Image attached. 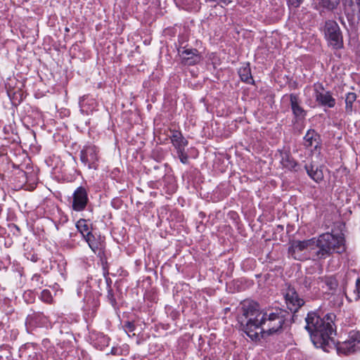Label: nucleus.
<instances>
[{"mask_svg":"<svg viewBox=\"0 0 360 360\" xmlns=\"http://www.w3.org/2000/svg\"><path fill=\"white\" fill-rule=\"evenodd\" d=\"M344 250L342 233H325L317 238L304 240H293L288 248V254L297 260L326 258L333 252Z\"/></svg>","mask_w":360,"mask_h":360,"instance_id":"nucleus-1","label":"nucleus"},{"mask_svg":"<svg viewBox=\"0 0 360 360\" xmlns=\"http://www.w3.org/2000/svg\"><path fill=\"white\" fill-rule=\"evenodd\" d=\"M334 314H326L323 319L315 312L308 313L305 321V328L316 347L322 348L328 352V348L335 345L333 335H335L334 328Z\"/></svg>","mask_w":360,"mask_h":360,"instance_id":"nucleus-2","label":"nucleus"},{"mask_svg":"<svg viewBox=\"0 0 360 360\" xmlns=\"http://www.w3.org/2000/svg\"><path fill=\"white\" fill-rule=\"evenodd\" d=\"M267 314L260 310L257 302L245 300L238 309V321L241 329L252 340H258L262 337L265 329V316Z\"/></svg>","mask_w":360,"mask_h":360,"instance_id":"nucleus-3","label":"nucleus"},{"mask_svg":"<svg viewBox=\"0 0 360 360\" xmlns=\"http://www.w3.org/2000/svg\"><path fill=\"white\" fill-rule=\"evenodd\" d=\"M323 32L329 44L335 49L343 46V38L338 24L332 20L326 21Z\"/></svg>","mask_w":360,"mask_h":360,"instance_id":"nucleus-4","label":"nucleus"},{"mask_svg":"<svg viewBox=\"0 0 360 360\" xmlns=\"http://www.w3.org/2000/svg\"><path fill=\"white\" fill-rule=\"evenodd\" d=\"M360 349V333L359 331H351L348 339L339 343L336 347L338 354L345 355L350 354Z\"/></svg>","mask_w":360,"mask_h":360,"instance_id":"nucleus-5","label":"nucleus"},{"mask_svg":"<svg viewBox=\"0 0 360 360\" xmlns=\"http://www.w3.org/2000/svg\"><path fill=\"white\" fill-rule=\"evenodd\" d=\"M80 160L89 169H96L98 160V149L95 146H86L80 152Z\"/></svg>","mask_w":360,"mask_h":360,"instance_id":"nucleus-6","label":"nucleus"},{"mask_svg":"<svg viewBox=\"0 0 360 360\" xmlns=\"http://www.w3.org/2000/svg\"><path fill=\"white\" fill-rule=\"evenodd\" d=\"M89 202L88 195L84 187H78L72 194V208L76 212L84 210Z\"/></svg>","mask_w":360,"mask_h":360,"instance_id":"nucleus-7","label":"nucleus"},{"mask_svg":"<svg viewBox=\"0 0 360 360\" xmlns=\"http://www.w3.org/2000/svg\"><path fill=\"white\" fill-rule=\"evenodd\" d=\"M285 300L288 308L292 312H296L304 304V300L292 288H288L285 294Z\"/></svg>","mask_w":360,"mask_h":360,"instance_id":"nucleus-8","label":"nucleus"},{"mask_svg":"<svg viewBox=\"0 0 360 360\" xmlns=\"http://www.w3.org/2000/svg\"><path fill=\"white\" fill-rule=\"evenodd\" d=\"M179 55L184 65H193L201 60V56L198 51L193 49H179Z\"/></svg>","mask_w":360,"mask_h":360,"instance_id":"nucleus-9","label":"nucleus"},{"mask_svg":"<svg viewBox=\"0 0 360 360\" xmlns=\"http://www.w3.org/2000/svg\"><path fill=\"white\" fill-rule=\"evenodd\" d=\"M283 323V317L278 313H271L265 316V325H267L266 330L269 333L277 332L282 328Z\"/></svg>","mask_w":360,"mask_h":360,"instance_id":"nucleus-10","label":"nucleus"},{"mask_svg":"<svg viewBox=\"0 0 360 360\" xmlns=\"http://www.w3.org/2000/svg\"><path fill=\"white\" fill-rule=\"evenodd\" d=\"M314 96L316 98V101L323 106H327L328 108H333L335 105V100L333 98L331 94L329 91H320L319 88L323 89L322 86L319 84L317 86L315 84L314 86Z\"/></svg>","mask_w":360,"mask_h":360,"instance_id":"nucleus-11","label":"nucleus"},{"mask_svg":"<svg viewBox=\"0 0 360 360\" xmlns=\"http://www.w3.org/2000/svg\"><path fill=\"white\" fill-rule=\"evenodd\" d=\"M304 145L311 150H316L319 145V136L313 129L309 130L304 137Z\"/></svg>","mask_w":360,"mask_h":360,"instance_id":"nucleus-12","label":"nucleus"},{"mask_svg":"<svg viewBox=\"0 0 360 360\" xmlns=\"http://www.w3.org/2000/svg\"><path fill=\"white\" fill-rule=\"evenodd\" d=\"M171 141L177 152L185 150L188 145V141L183 136L179 131H174L170 136Z\"/></svg>","mask_w":360,"mask_h":360,"instance_id":"nucleus-13","label":"nucleus"},{"mask_svg":"<svg viewBox=\"0 0 360 360\" xmlns=\"http://www.w3.org/2000/svg\"><path fill=\"white\" fill-rule=\"evenodd\" d=\"M290 100L294 115L297 117L304 116V110L300 105L298 96L295 94H290Z\"/></svg>","mask_w":360,"mask_h":360,"instance_id":"nucleus-14","label":"nucleus"},{"mask_svg":"<svg viewBox=\"0 0 360 360\" xmlns=\"http://www.w3.org/2000/svg\"><path fill=\"white\" fill-rule=\"evenodd\" d=\"M76 227L84 238H86L87 235L91 233V224L86 219H80L78 220L76 223Z\"/></svg>","mask_w":360,"mask_h":360,"instance_id":"nucleus-15","label":"nucleus"},{"mask_svg":"<svg viewBox=\"0 0 360 360\" xmlns=\"http://www.w3.org/2000/svg\"><path fill=\"white\" fill-rule=\"evenodd\" d=\"M84 239L94 253H96L98 250L102 248V243L101 240L99 238H96L92 233L87 235Z\"/></svg>","mask_w":360,"mask_h":360,"instance_id":"nucleus-16","label":"nucleus"},{"mask_svg":"<svg viewBox=\"0 0 360 360\" xmlns=\"http://www.w3.org/2000/svg\"><path fill=\"white\" fill-rule=\"evenodd\" d=\"M238 74L242 81L248 84L253 83L254 81L251 75L249 64H246L245 65L241 67L238 70Z\"/></svg>","mask_w":360,"mask_h":360,"instance_id":"nucleus-17","label":"nucleus"},{"mask_svg":"<svg viewBox=\"0 0 360 360\" xmlns=\"http://www.w3.org/2000/svg\"><path fill=\"white\" fill-rule=\"evenodd\" d=\"M305 169L308 175L316 182H319L323 179L322 171L319 169L317 167L314 168V166H305Z\"/></svg>","mask_w":360,"mask_h":360,"instance_id":"nucleus-18","label":"nucleus"},{"mask_svg":"<svg viewBox=\"0 0 360 360\" xmlns=\"http://www.w3.org/2000/svg\"><path fill=\"white\" fill-rule=\"evenodd\" d=\"M281 162L284 167L290 169H295L297 166V162L287 153L281 154Z\"/></svg>","mask_w":360,"mask_h":360,"instance_id":"nucleus-19","label":"nucleus"},{"mask_svg":"<svg viewBox=\"0 0 360 360\" xmlns=\"http://www.w3.org/2000/svg\"><path fill=\"white\" fill-rule=\"evenodd\" d=\"M109 341L110 339L108 337H107L103 333H101L98 335L95 342V345L100 349H103L104 347L108 346Z\"/></svg>","mask_w":360,"mask_h":360,"instance_id":"nucleus-20","label":"nucleus"},{"mask_svg":"<svg viewBox=\"0 0 360 360\" xmlns=\"http://www.w3.org/2000/svg\"><path fill=\"white\" fill-rule=\"evenodd\" d=\"M356 99V95L355 93L349 92L346 95L345 98V103H346V110L347 111H352V104Z\"/></svg>","mask_w":360,"mask_h":360,"instance_id":"nucleus-21","label":"nucleus"},{"mask_svg":"<svg viewBox=\"0 0 360 360\" xmlns=\"http://www.w3.org/2000/svg\"><path fill=\"white\" fill-rule=\"evenodd\" d=\"M321 3L323 7L329 9H335L340 3V0H321Z\"/></svg>","mask_w":360,"mask_h":360,"instance_id":"nucleus-22","label":"nucleus"},{"mask_svg":"<svg viewBox=\"0 0 360 360\" xmlns=\"http://www.w3.org/2000/svg\"><path fill=\"white\" fill-rule=\"evenodd\" d=\"M177 153L181 162L184 164H186L188 161V155L185 153V150H182L181 152H177Z\"/></svg>","mask_w":360,"mask_h":360,"instance_id":"nucleus-23","label":"nucleus"},{"mask_svg":"<svg viewBox=\"0 0 360 360\" xmlns=\"http://www.w3.org/2000/svg\"><path fill=\"white\" fill-rule=\"evenodd\" d=\"M41 297L45 302H49L51 301V293L49 292V291L44 290L41 292Z\"/></svg>","mask_w":360,"mask_h":360,"instance_id":"nucleus-24","label":"nucleus"},{"mask_svg":"<svg viewBox=\"0 0 360 360\" xmlns=\"http://www.w3.org/2000/svg\"><path fill=\"white\" fill-rule=\"evenodd\" d=\"M124 327L126 329V330H127L129 332H132L134 330V324L129 321L125 323Z\"/></svg>","mask_w":360,"mask_h":360,"instance_id":"nucleus-25","label":"nucleus"},{"mask_svg":"<svg viewBox=\"0 0 360 360\" xmlns=\"http://www.w3.org/2000/svg\"><path fill=\"white\" fill-rule=\"evenodd\" d=\"M289 4L295 7H298L302 0H288Z\"/></svg>","mask_w":360,"mask_h":360,"instance_id":"nucleus-26","label":"nucleus"},{"mask_svg":"<svg viewBox=\"0 0 360 360\" xmlns=\"http://www.w3.org/2000/svg\"><path fill=\"white\" fill-rule=\"evenodd\" d=\"M328 284L330 285V289L335 288L337 286L336 282L332 280L330 281V283H328Z\"/></svg>","mask_w":360,"mask_h":360,"instance_id":"nucleus-27","label":"nucleus"},{"mask_svg":"<svg viewBox=\"0 0 360 360\" xmlns=\"http://www.w3.org/2000/svg\"><path fill=\"white\" fill-rule=\"evenodd\" d=\"M108 297H109V299L110 300L111 303H112V304H114V302H115V300L113 299V295H112V292H111V290H109V291H108Z\"/></svg>","mask_w":360,"mask_h":360,"instance_id":"nucleus-28","label":"nucleus"},{"mask_svg":"<svg viewBox=\"0 0 360 360\" xmlns=\"http://www.w3.org/2000/svg\"><path fill=\"white\" fill-rule=\"evenodd\" d=\"M110 353L113 355L118 354V349L116 347H112L111 349Z\"/></svg>","mask_w":360,"mask_h":360,"instance_id":"nucleus-29","label":"nucleus"},{"mask_svg":"<svg viewBox=\"0 0 360 360\" xmlns=\"http://www.w3.org/2000/svg\"><path fill=\"white\" fill-rule=\"evenodd\" d=\"M84 101H85V98H84V97H83V98H82V99L80 101V105H83V104H84Z\"/></svg>","mask_w":360,"mask_h":360,"instance_id":"nucleus-30","label":"nucleus"},{"mask_svg":"<svg viewBox=\"0 0 360 360\" xmlns=\"http://www.w3.org/2000/svg\"><path fill=\"white\" fill-rule=\"evenodd\" d=\"M356 285L359 286V287L360 286V278L357 279V281H356Z\"/></svg>","mask_w":360,"mask_h":360,"instance_id":"nucleus-31","label":"nucleus"}]
</instances>
